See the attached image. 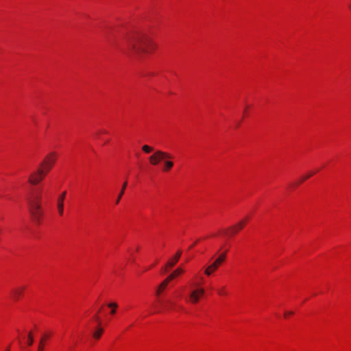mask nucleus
<instances>
[{
	"label": "nucleus",
	"mask_w": 351,
	"mask_h": 351,
	"mask_svg": "<svg viewBox=\"0 0 351 351\" xmlns=\"http://www.w3.org/2000/svg\"><path fill=\"white\" fill-rule=\"evenodd\" d=\"M125 43L127 49L124 53L138 59L141 58L143 54L150 53L155 48L152 40L141 33L128 34Z\"/></svg>",
	"instance_id": "f257e3e1"
},
{
	"label": "nucleus",
	"mask_w": 351,
	"mask_h": 351,
	"mask_svg": "<svg viewBox=\"0 0 351 351\" xmlns=\"http://www.w3.org/2000/svg\"><path fill=\"white\" fill-rule=\"evenodd\" d=\"M40 199L41 197L40 195H36L27 199L29 212L32 217L33 221L38 225L40 223L41 218L43 215Z\"/></svg>",
	"instance_id": "f03ea898"
},
{
	"label": "nucleus",
	"mask_w": 351,
	"mask_h": 351,
	"mask_svg": "<svg viewBox=\"0 0 351 351\" xmlns=\"http://www.w3.org/2000/svg\"><path fill=\"white\" fill-rule=\"evenodd\" d=\"M171 158H172V156L169 153L157 150L149 156V160L152 165H157L161 160Z\"/></svg>",
	"instance_id": "7ed1b4c3"
},
{
	"label": "nucleus",
	"mask_w": 351,
	"mask_h": 351,
	"mask_svg": "<svg viewBox=\"0 0 351 351\" xmlns=\"http://www.w3.org/2000/svg\"><path fill=\"white\" fill-rule=\"evenodd\" d=\"M45 176V170L43 168H38L36 171L30 175L29 182L32 184H37L43 180Z\"/></svg>",
	"instance_id": "20e7f679"
},
{
	"label": "nucleus",
	"mask_w": 351,
	"mask_h": 351,
	"mask_svg": "<svg viewBox=\"0 0 351 351\" xmlns=\"http://www.w3.org/2000/svg\"><path fill=\"white\" fill-rule=\"evenodd\" d=\"M205 291L204 288L197 287L193 289L189 295V300L191 303L196 304L199 302L200 298L204 294Z\"/></svg>",
	"instance_id": "39448f33"
},
{
	"label": "nucleus",
	"mask_w": 351,
	"mask_h": 351,
	"mask_svg": "<svg viewBox=\"0 0 351 351\" xmlns=\"http://www.w3.org/2000/svg\"><path fill=\"white\" fill-rule=\"evenodd\" d=\"M57 158V155L55 152H51L49 154L43 161L41 162V165H48L49 168H52Z\"/></svg>",
	"instance_id": "423d86ee"
},
{
	"label": "nucleus",
	"mask_w": 351,
	"mask_h": 351,
	"mask_svg": "<svg viewBox=\"0 0 351 351\" xmlns=\"http://www.w3.org/2000/svg\"><path fill=\"white\" fill-rule=\"evenodd\" d=\"M66 192L64 191L61 193V195L58 197L57 201V207L58 213L60 215H63L64 211V201L66 197Z\"/></svg>",
	"instance_id": "0eeeda50"
},
{
	"label": "nucleus",
	"mask_w": 351,
	"mask_h": 351,
	"mask_svg": "<svg viewBox=\"0 0 351 351\" xmlns=\"http://www.w3.org/2000/svg\"><path fill=\"white\" fill-rule=\"evenodd\" d=\"M245 219L240 221L237 224L232 226L230 228V234H237L239 230H241L245 226Z\"/></svg>",
	"instance_id": "6e6552de"
},
{
	"label": "nucleus",
	"mask_w": 351,
	"mask_h": 351,
	"mask_svg": "<svg viewBox=\"0 0 351 351\" xmlns=\"http://www.w3.org/2000/svg\"><path fill=\"white\" fill-rule=\"evenodd\" d=\"M181 254H182V252L180 250H179L175 255V256L171 260L168 261V263H167V266H168L169 267H173L176 265V263L178 261V260L180 259Z\"/></svg>",
	"instance_id": "1a4fd4ad"
},
{
	"label": "nucleus",
	"mask_w": 351,
	"mask_h": 351,
	"mask_svg": "<svg viewBox=\"0 0 351 351\" xmlns=\"http://www.w3.org/2000/svg\"><path fill=\"white\" fill-rule=\"evenodd\" d=\"M219 266L213 262L211 265H210L204 271V274L209 276H210L217 269Z\"/></svg>",
	"instance_id": "9d476101"
},
{
	"label": "nucleus",
	"mask_w": 351,
	"mask_h": 351,
	"mask_svg": "<svg viewBox=\"0 0 351 351\" xmlns=\"http://www.w3.org/2000/svg\"><path fill=\"white\" fill-rule=\"evenodd\" d=\"M184 272V269L181 267L177 268L172 274H171L166 279L170 282L173 279H174L176 277L178 276L180 274H182Z\"/></svg>",
	"instance_id": "9b49d317"
},
{
	"label": "nucleus",
	"mask_w": 351,
	"mask_h": 351,
	"mask_svg": "<svg viewBox=\"0 0 351 351\" xmlns=\"http://www.w3.org/2000/svg\"><path fill=\"white\" fill-rule=\"evenodd\" d=\"M169 281L167 279H165L158 286L157 290H156V295H160V293L166 289L169 284Z\"/></svg>",
	"instance_id": "f8f14e48"
},
{
	"label": "nucleus",
	"mask_w": 351,
	"mask_h": 351,
	"mask_svg": "<svg viewBox=\"0 0 351 351\" xmlns=\"http://www.w3.org/2000/svg\"><path fill=\"white\" fill-rule=\"evenodd\" d=\"M24 288L15 289L12 291V297L14 300H18L20 295L22 294Z\"/></svg>",
	"instance_id": "ddd939ff"
},
{
	"label": "nucleus",
	"mask_w": 351,
	"mask_h": 351,
	"mask_svg": "<svg viewBox=\"0 0 351 351\" xmlns=\"http://www.w3.org/2000/svg\"><path fill=\"white\" fill-rule=\"evenodd\" d=\"M127 184H128L127 181H125L123 184L122 187H121V190L120 191V193H119V195L117 197V200L115 202L116 204H118L119 203V202H120L123 195L124 194L125 190V189L127 187Z\"/></svg>",
	"instance_id": "4468645a"
},
{
	"label": "nucleus",
	"mask_w": 351,
	"mask_h": 351,
	"mask_svg": "<svg viewBox=\"0 0 351 351\" xmlns=\"http://www.w3.org/2000/svg\"><path fill=\"white\" fill-rule=\"evenodd\" d=\"M164 165H165V167H164L163 171H168L173 167V162L169 160H166L164 161Z\"/></svg>",
	"instance_id": "2eb2a0df"
},
{
	"label": "nucleus",
	"mask_w": 351,
	"mask_h": 351,
	"mask_svg": "<svg viewBox=\"0 0 351 351\" xmlns=\"http://www.w3.org/2000/svg\"><path fill=\"white\" fill-rule=\"evenodd\" d=\"M226 252H224L219 256V257L214 261L219 267L225 261Z\"/></svg>",
	"instance_id": "dca6fc26"
},
{
	"label": "nucleus",
	"mask_w": 351,
	"mask_h": 351,
	"mask_svg": "<svg viewBox=\"0 0 351 351\" xmlns=\"http://www.w3.org/2000/svg\"><path fill=\"white\" fill-rule=\"evenodd\" d=\"M104 332V329L102 328H98L93 334V336L95 339H99Z\"/></svg>",
	"instance_id": "f3484780"
},
{
	"label": "nucleus",
	"mask_w": 351,
	"mask_h": 351,
	"mask_svg": "<svg viewBox=\"0 0 351 351\" xmlns=\"http://www.w3.org/2000/svg\"><path fill=\"white\" fill-rule=\"evenodd\" d=\"M142 149L144 152L147 153V154L153 152V150H154L153 147H152L149 145H143L142 147Z\"/></svg>",
	"instance_id": "a211bd4d"
},
{
	"label": "nucleus",
	"mask_w": 351,
	"mask_h": 351,
	"mask_svg": "<svg viewBox=\"0 0 351 351\" xmlns=\"http://www.w3.org/2000/svg\"><path fill=\"white\" fill-rule=\"evenodd\" d=\"M27 338H28V341H27L28 346H32L33 343L34 339H33L32 333L31 332H29Z\"/></svg>",
	"instance_id": "6ab92c4d"
},
{
	"label": "nucleus",
	"mask_w": 351,
	"mask_h": 351,
	"mask_svg": "<svg viewBox=\"0 0 351 351\" xmlns=\"http://www.w3.org/2000/svg\"><path fill=\"white\" fill-rule=\"evenodd\" d=\"M217 293L220 295H226L225 287H223L217 289Z\"/></svg>",
	"instance_id": "aec40b11"
},
{
	"label": "nucleus",
	"mask_w": 351,
	"mask_h": 351,
	"mask_svg": "<svg viewBox=\"0 0 351 351\" xmlns=\"http://www.w3.org/2000/svg\"><path fill=\"white\" fill-rule=\"evenodd\" d=\"M39 168H43L45 170V175L51 169V168H49L48 165H41V164L40 165Z\"/></svg>",
	"instance_id": "412c9836"
},
{
	"label": "nucleus",
	"mask_w": 351,
	"mask_h": 351,
	"mask_svg": "<svg viewBox=\"0 0 351 351\" xmlns=\"http://www.w3.org/2000/svg\"><path fill=\"white\" fill-rule=\"evenodd\" d=\"M315 173V172H311L309 173L308 174H307L306 176L302 177L299 183H301L302 182H304V180H306V179H308V178H310L311 176H312L313 174Z\"/></svg>",
	"instance_id": "4be33fe9"
},
{
	"label": "nucleus",
	"mask_w": 351,
	"mask_h": 351,
	"mask_svg": "<svg viewBox=\"0 0 351 351\" xmlns=\"http://www.w3.org/2000/svg\"><path fill=\"white\" fill-rule=\"evenodd\" d=\"M315 173V172H311L309 173L308 174H307L306 176L302 177L299 183H301L302 182H304V180H306V179H308V178H310L311 176H312L313 174Z\"/></svg>",
	"instance_id": "5701e85b"
},
{
	"label": "nucleus",
	"mask_w": 351,
	"mask_h": 351,
	"mask_svg": "<svg viewBox=\"0 0 351 351\" xmlns=\"http://www.w3.org/2000/svg\"><path fill=\"white\" fill-rule=\"evenodd\" d=\"M44 341H45V338L44 337L41 338L40 344H39V346L38 348V351H43Z\"/></svg>",
	"instance_id": "b1692460"
},
{
	"label": "nucleus",
	"mask_w": 351,
	"mask_h": 351,
	"mask_svg": "<svg viewBox=\"0 0 351 351\" xmlns=\"http://www.w3.org/2000/svg\"><path fill=\"white\" fill-rule=\"evenodd\" d=\"M108 306L109 308H117L118 305H117V303H115V302H111V303H109V304H108Z\"/></svg>",
	"instance_id": "393cba45"
},
{
	"label": "nucleus",
	"mask_w": 351,
	"mask_h": 351,
	"mask_svg": "<svg viewBox=\"0 0 351 351\" xmlns=\"http://www.w3.org/2000/svg\"><path fill=\"white\" fill-rule=\"evenodd\" d=\"M293 311H288L285 313V316L287 317V315H293Z\"/></svg>",
	"instance_id": "a878e982"
},
{
	"label": "nucleus",
	"mask_w": 351,
	"mask_h": 351,
	"mask_svg": "<svg viewBox=\"0 0 351 351\" xmlns=\"http://www.w3.org/2000/svg\"><path fill=\"white\" fill-rule=\"evenodd\" d=\"M168 302H169V304H170V306H169V308H173V306H174V303H173V302H172L171 301H169Z\"/></svg>",
	"instance_id": "bb28decb"
},
{
	"label": "nucleus",
	"mask_w": 351,
	"mask_h": 351,
	"mask_svg": "<svg viewBox=\"0 0 351 351\" xmlns=\"http://www.w3.org/2000/svg\"><path fill=\"white\" fill-rule=\"evenodd\" d=\"M116 313V308H112L110 313L114 315Z\"/></svg>",
	"instance_id": "cd10ccee"
},
{
	"label": "nucleus",
	"mask_w": 351,
	"mask_h": 351,
	"mask_svg": "<svg viewBox=\"0 0 351 351\" xmlns=\"http://www.w3.org/2000/svg\"><path fill=\"white\" fill-rule=\"evenodd\" d=\"M95 317V319L97 322H99V317H98V315H97V314H96V315H95V317Z\"/></svg>",
	"instance_id": "c85d7f7f"
},
{
	"label": "nucleus",
	"mask_w": 351,
	"mask_h": 351,
	"mask_svg": "<svg viewBox=\"0 0 351 351\" xmlns=\"http://www.w3.org/2000/svg\"><path fill=\"white\" fill-rule=\"evenodd\" d=\"M348 7L349 10L351 11V0H350L349 3L348 4Z\"/></svg>",
	"instance_id": "c756f323"
},
{
	"label": "nucleus",
	"mask_w": 351,
	"mask_h": 351,
	"mask_svg": "<svg viewBox=\"0 0 351 351\" xmlns=\"http://www.w3.org/2000/svg\"><path fill=\"white\" fill-rule=\"evenodd\" d=\"M194 244H191V246H190L189 249L192 248L193 247Z\"/></svg>",
	"instance_id": "7c9ffc66"
}]
</instances>
